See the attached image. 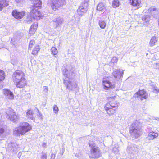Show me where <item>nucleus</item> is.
I'll use <instances>...</instances> for the list:
<instances>
[{
  "instance_id": "1",
  "label": "nucleus",
  "mask_w": 159,
  "mask_h": 159,
  "mask_svg": "<svg viewBox=\"0 0 159 159\" xmlns=\"http://www.w3.org/2000/svg\"><path fill=\"white\" fill-rule=\"evenodd\" d=\"M31 129L32 126L30 124L27 122H23L15 129L14 132L17 136L22 135Z\"/></svg>"
},
{
  "instance_id": "2",
  "label": "nucleus",
  "mask_w": 159,
  "mask_h": 159,
  "mask_svg": "<svg viewBox=\"0 0 159 159\" xmlns=\"http://www.w3.org/2000/svg\"><path fill=\"white\" fill-rule=\"evenodd\" d=\"M43 16L38 9H32L27 17V21L31 22L33 20H38L42 17Z\"/></svg>"
},
{
  "instance_id": "3",
  "label": "nucleus",
  "mask_w": 159,
  "mask_h": 159,
  "mask_svg": "<svg viewBox=\"0 0 159 159\" xmlns=\"http://www.w3.org/2000/svg\"><path fill=\"white\" fill-rule=\"evenodd\" d=\"M49 3L52 9L54 11L58 10L59 8L66 3V0H50Z\"/></svg>"
},
{
  "instance_id": "4",
  "label": "nucleus",
  "mask_w": 159,
  "mask_h": 159,
  "mask_svg": "<svg viewBox=\"0 0 159 159\" xmlns=\"http://www.w3.org/2000/svg\"><path fill=\"white\" fill-rule=\"evenodd\" d=\"M100 156V151L98 147H91L89 157L91 159H96Z\"/></svg>"
},
{
  "instance_id": "5",
  "label": "nucleus",
  "mask_w": 159,
  "mask_h": 159,
  "mask_svg": "<svg viewBox=\"0 0 159 159\" xmlns=\"http://www.w3.org/2000/svg\"><path fill=\"white\" fill-rule=\"evenodd\" d=\"M107 99L109 100V102L107 103H109L111 107L117 110L119 106V102L117 100L116 96L108 97Z\"/></svg>"
},
{
  "instance_id": "6",
  "label": "nucleus",
  "mask_w": 159,
  "mask_h": 159,
  "mask_svg": "<svg viewBox=\"0 0 159 159\" xmlns=\"http://www.w3.org/2000/svg\"><path fill=\"white\" fill-rule=\"evenodd\" d=\"M137 95V97L141 100L147 99L148 95L146 90L144 89H139L134 94Z\"/></svg>"
},
{
  "instance_id": "7",
  "label": "nucleus",
  "mask_w": 159,
  "mask_h": 159,
  "mask_svg": "<svg viewBox=\"0 0 159 159\" xmlns=\"http://www.w3.org/2000/svg\"><path fill=\"white\" fill-rule=\"evenodd\" d=\"M104 109L107 113L109 116L115 115L117 112V110L111 107L109 103H106L104 106Z\"/></svg>"
},
{
  "instance_id": "8",
  "label": "nucleus",
  "mask_w": 159,
  "mask_h": 159,
  "mask_svg": "<svg viewBox=\"0 0 159 159\" xmlns=\"http://www.w3.org/2000/svg\"><path fill=\"white\" fill-rule=\"evenodd\" d=\"M102 84L103 88L105 90H108L110 89H113L115 87V84L107 79H103Z\"/></svg>"
},
{
  "instance_id": "9",
  "label": "nucleus",
  "mask_w": 159,
  "mask_h": 159,
  "mask_svg": "<svg viewBox=\"0 0 159 159\" xmlns=\"http://www.w3.org/2000/svg\"><path fill=\"white\" fill-rule=\"evenodd\" d=\"M26 14L25 11H19L17 10H13L12 12V15L15 18L19 20L22 18Z\"/></svg>"
},
{
  "instance_id": "10",
  "label": "nucleus",
  "mask_w": 159,
  "mask_h": 159,
  "mask_svg": "<svg viewBox=\"0 0 159 159\" xmlns=\"http://www.w3.org/2000/svg\"><path fill=\"white\" fill-rule=\"evenodd\" d=\"M25 77V74L22 71L17 70L13 74L12 78L15 82Z\"/></svg>"
},
{
  "instance_id": "11",
  "label": "nucleus",
  "mask_w": 159,
  "mask_h": 159,
  "mask_svg": "<svg viewBox=\"0 0 159 159\" xmlns=\"http://www.w3.org/2000/svg\"><path fill=\"white\" fill-rule=\"evenodd\" d=\"M17 87L21 88L27 85V81L25 77L15 82Z\"/></svg>"
},
{
  "instance_id": "12",
  "label": "nucleus",
  "mask_w": 159,
  "mask_h": 159,
  "mask_svg": "<svg viewBox=\"0 0 159 159\" xmlns=\"http://www.w3.org/2000/svg\"><path fill=\"white\" fill-rule=\"evenodd\" d=\"M135 124H132L129 130L130 134H134V135L136 138L139 137L140 135L139 129H137L135 127Z\"/></svg>"
},
{
  "instance_id": "13",
  "label": "nucleus",
  "mask_w": 159,
  "mask_h": 159,
  "mask_svg": "<svg viewBox=\"0 0 159 159\" xmlns=\"http://www.w3.org/2000/svg\"><path fill=\"white\" fill-rule=\"evenodd\" d=\"M32 5V9H38L41 8L42 7V2L40 0H31Z\"/></svg>"
},
{
  "instance_id": "14",
  "label": "nucleus",
  "mask_w": 159,
  "mask_h": 159,
  "mask_svg": "<svg viewBox=\"0 0 159 159\" xmlns=\"http://www.w3.org/2000/svg\"><path fill=\"white\" fill-rule=\"evenodd\" d=\"M128 2L130 4L134 7L138 8L141 6V0H128Z\"/></svg>"
},
{
  "instance_id": "15",
  "label": "nucleus",
  "mask_w": 159,
  "mask_h": 159,
  "mask_svg": "<svg viewBox=\"0 0 159 159\" xmlns=\"http://www.w3.org/2000/svg\"><path fill=\"white\" fill-rule=\"evenodd\" d=\"M38 28V25L37 24H32L29 31V33L30 35H33L35 34Z\"/></svg>"
},
{
  "instance_id": "16",
  "label": "nucleus",
  "mask_w": 159,
  "mask_h": 159,
  "mask_svg": "<svg viewBox=\"0 0 159 159\" xmlns=\"http://www.w3.org/2000/svg\"><path fill=\"white\" fill-rule=\"evenodd\" d=\"M32 48V54L34 56L37 55L40 50L39 46L38 44H36Z\"/></svg>"
},
{
  "instance_id": "17",
  "label": "nucleus",
  "mask_w": 159,
  "mask_h": 159,
  "mask_svg": "<svg viewBox=\"0 0 159 159\" xmlns=\"http://www.w3.org/2000/svg\"><path fill=\"white\" fill-rule=\"evenodd\" d=\"M158 136V134L157 133L153 131H151L149 133L148 136L147 138L148 139L152 140L157 138Z\"/></svg>"
},
{
  "instance_id": "18",
  "label": "nucleus",
  "mask_w": 159,
  "mask_h": 159,
  "mask_svg": "<svg viewBox=\"0 0 159 159\" xmlns=\"http://www.w3.org/2000/svg\"><path fill=\"white\" fill-rule=\"evenodd\" d=\"M9 0H0V11H2L4 7L7 6L9 5Z\"/></svg>"
},
{
  "instance_id": "19",
  "label": "nucleus",
  "mask_w": 159,
  "mask_h": 159,
  "mask_svg": "<svg viewBox=\"0 0 159 159\" xmlns=\"http://www.w3.org/2000/svg\"><path fill=\"white\" fill-rule=\"evenodd\" d=\"M96 10L99 11L103 12L106 10L104 4L102 2H100L97 5Z\"/></svg>"
},
{
  "instance_id": "20",
  "label": "nucleus",
  "mask_w": 159,
  "mask_h": 159,
  "mask_svg": "<svg viewBox=\"0 0 159 159\" xmlns=\"http://www.w3.org/2000/svg\"><path fill=\"white\" fill-rule=\"evenodd\" d=\"M19 119V116L15 112H13L11 115V121L14 123L17 122Z\"/></svg>"
},
{
  "instance_id": "21",
  "label": "nucleus",
  "mask_w": 159,
  "mask_h": 159,
  "mask_svg": "<svg viewBox=\"0 0 159 159\" xmlns=\"http://www.w3.org/2000/svg\"><path fill=\"white\" fill-rule=\"evenodd\" d=\"M86 8L82 6H80L77 10V13L80 16L82 15L86 11Z\"/></svg>"
},
{
  "instance_id": "22",
  "label": "nucleus",
  "mask_w": 159,
  "mask_h": 159,
  "mask_svg": "<svg viewBox=\"0 0 159 159\" xmlns=\"http://www.w3.org/2000/svg\"><path fill=\"white\" fill-rule=\"evenodd\" d=\"M112 74L114 77L116 78H120L121 75V72L119 70H114Z\"/></svg>"
},
{
  "instance_id": "23",
  "label": "nucleus",
  "mask_w": 159,
  "mask_h": 159,
  "mask_svg": "<svg viewBox=\"0 0 159 159\" xmlns=\"http://www.w3.org/2000/svg\"><path fill=\"white\" fill-rule=\"evenodd\" d=\"M157 41V38L156 36H153L151 39L149 45L151 47L154 46Z\"/></svg>"
},
{
  "instance_id": "24",
  "label": "nucleus",
  "mask_w": 159,
  "mask_h": 159,
  "mask_svg": "<svg viewBox=\"0 0 159 159\" xmlns=\"http://www.w3.org/2000/svg\"><path fill=\"white\" fill-rule=\"evenodd\" d=\"M36 44H35V42L34 40L33 39L30 40L29 42L28 45V50H31L32 48L34 47V46Z\"/></svg>"
},
{
  "instance_id": "25",
  "label": "nucleus",
  "mask_w": 159,
  "mask_h": 159,
  "mask_svg": "<svg viewBox=\"0 0 159 159\" xmlns=\"http://www.w3.org/2000/svg\"><path fill=\"white\" fill-rule=\"evenodd\" d=\"M51 51L52 54L55 57H57V54L58 51L56 48L52 47L51 49Z\"/></svg>"
},
{
  "instance_id": "26",
  "label": "nucleus",
  "mask_w": 159,
  "mask_h": 159,
  "mask_svg": "<svg viewBox=\"0 0 159 159\" xmlns=\"http://www.w3.org/2000/svg\"><path fill=\"white\" fill-rule=\"evenodd\" d=\"M120 2L119 0H113L112 2V6L113 8H115L119 6Z\"/></svg>"
},
{
  "instance_id": "27",
  "label": "nucleus",
  "mask_w": 159,
  "mask_h": 159,
  "mask_svg": "<svg viewBox=\"0 0 159 159\" xmlns=\"http://www.w3.org/2000/svg\"><path fill=\"white\" fill-rule=\"evenodd\" d=\"M34 113L33 111L31 110H28L26 112V116L28 118H31L32 117Z\"/></svg>"
},
{
  "instance_id": "28",
  "label": "nucleus",
  "mask_w": 159,
  "mask_h": 159,
  "mask_svg": "<svg viewBox=\"0 0 159 159\" xmlns=\"http://www.w3.org/2000/svg\"><path fill=\"white\" fill-rule=\"evenodd\" d=\"M3 93L6 98L9 99L10 97V91L7 89H5L3 90Z\"/></svg>"
},
{
  "instance_id": "29",
  "label": "nucleus",
  "mask_w": 159,
  "mask_h": 159,
  "mask_svg": "<svg viewBox=\"0 0 159 159\" xmlns=\"http://www.w3.org/2000/svg\"><path fill=\"white\" fill-rule=\"evenodd\" d=\"M5 78V73L3 71L0 70V83L2 82Z\"/></svg>"
},
{
  "instance_id": "30",
  "label": "nucleus",
  "mask_w": 159,
  "mask_h": 159,
  "mask_svg": "<svg viewBox=\"0 0 159 159\" xmlns=\"http://www.w3.org/2000/svg\"><path fill=\"white\" fill-rule=\"evenodd\" d=\"M98 24L100 27L102 29H104L106 25V22L104 21H100L99 22Z\"/></svg>"
},
{
  "instance_id": "31",
  "label": "nucleus",
  "mask_w": 159,
  "mask_h": 159,
  "mask_svg": "<svg viewBox=\"0 0 159 159\" xmlns=\"http://www.w3.org/2000/svg\"><path fill=\"white\" fill-rule=\"evenodd\" d=\"M89 0H84V1L82 2L80 6H82L83 7H86L88 6V3H89Z\"/></svg>"
},
{
  "instance_id": "32",
  "label": "nucleus",
  "mask_w": 159,
  "mask_h": 159,
  "mask_svg": "<svg viewBox=\"0 0 159 159\" xmlns=\"http://www.w3.org/2000/svg\"><path fill=\"white\" fill-rule=\"evenodd\" d=\"M118 61V58L117 57H114L112 58V59L111 61V63L114 65L117 63Z\"/></svg>"
},
{
  "instance_id": "33",
  "label": "nucleus",
  "mask_w": 159,
  "mask_h": 159,
  "mask_svg": "<svg viewBox=\"0 0 159 159\" xmlns=\"http://www.w3.org/2000/svg\"><path fill=\"white\" fill-rule=\"evenodd\" d=\"M152 91L154 93H157L159 92V89L157 87H154L152 89Z\"/></svg>"
},
{
  "instance_id": "34",
  "label": "nucleus",
  "mask_w": 159,
  "mask_h": 159,
  "mask_svg": "<svg viewBox=\"0 0 159 159\" xmlns=\"http://www.w3.org/2000/svg\"><path fill=\"white\" fill-rule=\"evenodd\" d=\"M59 109L58 107L54 105L53 108V111L54 113H56L58 112Z\"/></svg>"
},
{
  "instance_id": "35",
  "label": "nucleus",
  "mask_w": 159,
  "mask_h": 159,
  "mask_svg": "<svg viewBox=\"0 0 159 159\" xmlns=\"http://www.w3.org/2000/svg\"><path fill=\"white\" fill-rule=\"evenodd\" d=\"M41 158L42 159H47V156L46 154H44L41 156Z\"/></svg>"
},
{
  "instance_id": "36",
  "label": "nucleus",
  "mask_w": 159,
  "mask_h": 159,
  "mask_svg": "<svg viewBox=\"0 0 159 159\" xmlns=\"http://www.w3.org/2000/svg\"><path fill=\"white\" fill-rule=\"evenodd\" d=\"M155 68L159 70V63H156L155 64Z\"/></svg>"
},
{
  "instance_id": "37",
  "label": "nucleus",
  "mask_w": 159,
  "mask_h": 159,
  "mask_svg": "<svg viewBox=\"0 0 159 159\" xmlns=\"http://www.w3.org/2000/svg\"><path fill=\"white\" fill-rule=\"evenodd\" d=\"M42 145L43 148H45L46 146V143H43Z\"/></svg>"
},
{
  "instance_id": "38",
  "label": "nucleus",
  "mask_w": 159,
  "mask_h": 159,
  "mask_svg": "<svg viewBox=\"0 0 159 159\" xmlns=\"http://www.w3.org/2000/svg\"><path fill=\"white\" fill-rule=\"evenodd\" d=\"M6 116L7 118L8 119H9V118H10V116L9 114H7V113Z\"/></svg>"
},
{
  "instance_id": "39",
  "label": "nucleus",
  "mask_w": 159,
  "mask_h": 159,
  "mask_svg": "<svg viewBox=\"0 0 159 159\" xmlns=\"http://www.w3.org/2000/svg\"><path fill=\"white\" fill-rule=\"evenodd\" d=\"M51 156L52 157H53V158L54 159L55 157V155L54 154H52L51 155Z\"/></svg>"
},
{
  "instance_id": "40",
  "label": "nucleus",
  "mask_w": 159,
  "mask_h": 159,
  "mask_svg": "<svg viewBox=\"0 0 159 159\" xmlns=\"http://www.w3.org/2000/svg\"><path fill=\"white\" fill-rule=\"evenodd\" d=\"M11 96L12 95V93L11 92Z\"/></svg>"
},
{
  "instance_id": "41",
  "label": "nucleus",
  "mask_w": 159,
  "mask_h": 159,
  "mask_svg": "<svg viewBox=\"0 0 159 159\" xmlns=\"http://www.w3.org/2000/svg\"><path fill=\"white\" fill-rule=\"evenodd\" d=\"M55 22L56 23H57V21H56Z\"/></svg>"
},
{
  "instance_id": "42",
  "label": "nucleus",
  "mask_w": 159,
  "mask_h": 159,
  "mask_svg": "<svg viewBox=\"0 0 159 159\" xmlns=\"http://www.w3.org/2000/svg\"><path fill=\"white\" fill-rule=\"evenodd\" d=\"M1 48H0V49H1Z\"/></svg>"
}]
</instances>
